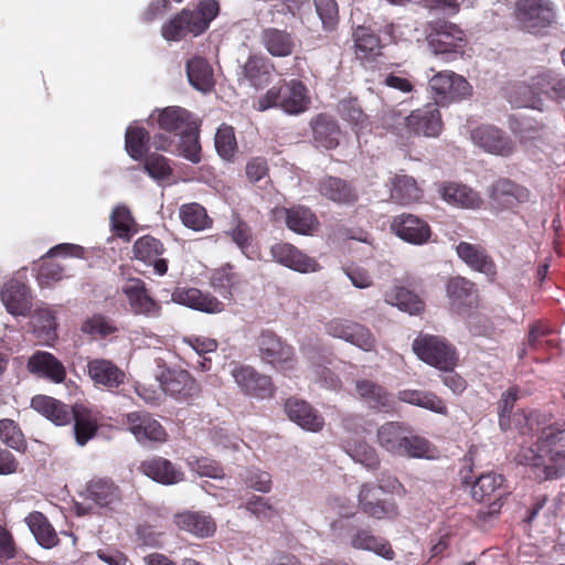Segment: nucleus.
<instances>
[{
	"label": "nucleus",
	"instance_id": "5",
	"mask_svg": "<svg viewBox=\"0 0 565 565\" xmlns=\"http://www.w3.org/2000/svg\"><path fill=\"white\" fill-rule=\"evenodd\" d=\"M513 17L521 30L536 34L556 22V10L551 0H515Z\"/></svg>",
	"mask_w": 565,
	"mask_h": 565
},
{
	"label": "nucleus",
	"instance_id": "9",
	"mask_svg": "<svg viewBox=\"0 0 565 565\" xmlns=\"http://www.w3.org/2000/svg\"><path fill=\"white\" fill-rule=\"evenodd\" d=\"M504 481V477L495 472L482 473L473 481H469L467 476L462 477V483L471 486L472 499L480 503H489L488 510L483 512L487 515L500 512L503 504L501 499L507 494Z\"/></svg>",
	"mask_w": 565,
	"mask_h": 565
},
{
	"label": "nucleus",
	"instance_id": "16",
	"mask_svg": "<svg viewBox=\"0 0 565 565\" xmlns=\"http://www.w3.org/2000/svg\"><path fill=\"white\" fill-rule=\"evenodd\" d=\"M232 375L241 391L255 398H269L275 393L271 377L259 373L249 365H238L233 369Z\"/></svg>",
	"mask_w": 565,
	"mask_h": 565
},
{
	"label": "nucleus",
	"instance_id": "10",
	"mask_svg": "<svg viewBox=\"0 0 565 565\" xmlns=\"http://www.w3.org/2000/svg\"><path fill=\"white\" fill-rule=\"evenodd\" d=\"M121 292L127 299L131 313L135 316H143L151 319L161 317V303L150 295L147 284L141 278H126L121 286Z\"/></svg>",
	"mask_w": 565,
	"mask_h": 565
},
{
	"label": "nucleus",
	"instance_id": "44",
	"mask_svg": "<svg viewBox=\"0 0 565 565\" xmlns=\"http://www.w3.org/2000/svg\"><path fill=\"white\" fill-rule=\"evenodd\" d=\"M398 401L426 408L430 412L447 415L448 408L436 393L422 390H402L397 394Z\"/></svg>",
	"mask_w": 565,
	"mask_h": 565
},
{
	"label": "nucleus",
	"instance_id": "37",
	"mask_svg": "<svg viewBox=\"0 0 565 565\" xmlns=\"http://www.w3.org/2000/svg\"><path fill=\"white\" fill-rule=\"evenodd\" d=\"M424 195L417 181L404 173H396L390 179V198L399 205L417 203Z\"/></svg>",
	"mask_w": 565,
	"mask_h": 565
},
{
	"label": "nucleus",
	"instance_id": "29",
	"mask_svg": "<svg viewBox=\"0 0 565 565\" xmlns=\"http://www.w3.org/2000/svg\"><path fill=\"white\" fill-rule=\"evenodd\" d=\"M77 248L78 246L66 243L52 247L47 254L42 257L36 275L39 285L41 287H50L53 282L60 281L64 276V268L58 263L54 262L52 257L57 255H73V250Z\"/></svg>",
	"mask_w": 565,
	"mask_h": 565
},
{
	"label": "nucleus",
	"instance_id": "54",
	"mask_svg": "<svg viewBox=\"0 0 565 565\" xmlns=\"http://www.w3.org/2000/svg\"><path fill=\"white\" fill-rule=\"evenodd\" d=\"M72 420H74L76 443L81 446H84L89 439H92L98 430L97 420L86 408L75 407Z\"/></svg>",
	"mask_w": 565,
	"mask_h": 565
},
{
	"label": "nucleus",
	"instance_id": "57",
	"mask_svg": "<svg viewBox=\"0 0 565 565\" xmlns=\"http://www.w3.org/2000/svg\"><path fill=\"white\" fill-rule=\"evenodd\" d=\"M81 331L93 339H105L116 333L118 328L110 318L95 313L82 322Z\"/></svg>",
	"mask_w": 565,
	"mask_h": 565
},
{
	"label": "nucleus",
	"instance_id": "41",
	"mask_svg": "<svg viewBox=\"0 0 565 565\" xmlns=\"http://www.w3.org/2000/svg\"><path fill=\"white\" fill-rule=\"evenodd\" d=\"M437 191L444 201L452 205L473 209L480 203L478 193L461 183L440 182L437 184Z\"/></svg>",
	"mask_w": 565,
	"mask_h": 565
},
{
	"label": "nucleus",
	"instance_id": "64",
	"mask_svg": "<svg viewBox=\"0 0 565 565\" xmlns=\"http://www.w3.org/2000/svg\"><path fill=\"white\" fill-rule=\"evenodd\" d=\"M403 439V450L398 452L399 456H407L413 458L428 457L430 451V444L427 439L420 436L412 435L408 430H406Z\"/></svg>",
	"mask_w": 565,
	"mask_h": 565
},
{
	"label": "nucleus",
	"instance_id": "48",
	"mask_svg": "<svg viewBox=\"0 0 565 565\" xmlns=\"http://www.w3.org/2000/svg\"><path fill=\"white\" fill-rule=\"evenodd\" d=\"M385 302L396 306L399 310L409 315H418L424 310V301L405 287L395 286L384 296Z\"/></svg>",
	"mask_w": 565,
	"mask_h": 565
},
{
	"label": "nucleus",
	"instance_id": "60",
	"mask_svg": "<svg viewBox=\"0 0 565 565\" xmlns=\"http://www.w3.org/2000/svg\"><path fill=\"white\" fill-rule=\"evenodd\" d=\"M225 235L241 249L248 258H253L254 238L250 226L242 218H236L234 225L225 232Z\"/></svg>",
	"mask_w": 565,
	"mask_h": 565
},
{
	"label": "nucleus",
	"instance_id": "39",
	"mask_svg": "<svg viewBox=\"0 0 565 565\" xmlns=\"http://www.w3.org/2000/svg\"><path fill=\"white\" fill-rule=\"evenodd\" d=\"M288 230L299 235H313L319 228L317 215L307 206L297 205L282 209Z\"/></svg>",
	"mask_w": 565,
	"mask_h": 565
},
{
	"label": "nucleus",
	"instance_id": "8",
	"mask_svg": "<svg viewBox=\"0 0 565 565\" xmlns=\"http://www.w3.org/2000/svg\"><path fill=\"white\" fill-rule=\"evenodd\" d=\"M260 358L285 374L297 367L295 349L273 331H263L257 340Z\"/></svg>",
	"mask_w": 565,
	"mask_h": 565
},
{
	"label": "nucleus",
	"instance_id": "40",
	"mask_svg": "<svg viewBox=\"0 0 565 565\" xmlns=\"http://www.w3.org/2000/svg\"><path fill=\"white\" fill-rule=\"evenodd\" d=\"M313 141L317 147L328 150L339 146L341 129L335 119L327 114H319L310 122Z\"/></svg>",
	"mask_w": 565,
	"mask_h": 565
},
{
	"label": "nucleus",
	"instance_id": "18",
	"mask_svg": "<svg viewBox=\"0 0 565 565\" xmlns=\"http://www.w3.org/2000/svg\"><path fill=\"white\" fill-rule=\"evenodd\" d=\"M270 255L276 263L302 274L315 273L320 268L319 263L315 258L287 242L273 244Z\"/></svg>",
	"mask_w": 565,
	"mask_h": 565
},
{
	"label": "nucleus",
	"instance_id": "22",
	"mask_svg": "<svg viewBox=\"0 0 565 565\" xmlns=\"http://www.w3.org/2000/svg\"><path fill=\"white\" fill-rule=\"evenodd\" d=\"M173 302L205 313H220L224 305L210 292L194 287H177L171 295Z\"/></svg>",
	"mask_w": 565,
	"mask_h": 565
},
{
	"label": "nucleus",
	"instance_id": "26",
	"mask_svg": "<svg viewBox=\"0 0 565 565\" xmlns=\"http://www.w3.org/2000/svg\"><path fill=\"white\" fill-rule=\"evenodd\" d=\"M284 411L291 422L306 430L318 433L323 428V417L305 399L294 396L287 398Z\"/></svg>",
	"mask_w": 565,
	"mask_h": 565
},
{
	"label": "nucleus",
	"instance_id": "59",
	"mask_svg": "<svg viewBox=\"0 0 565 565\" xmlns=\"http://www.w3.org/2000/svg\"><path fill=\"white\" fill-rule=\"evenodd\" d=\"M509 100L515 107H529L541 109L542 99L540 92H536L531 84L519 83L509 90Z\"/></svg>",
	"mask_w": 565,
	"mask_h": 565
},
{
	"label": "nucleus",
	"instance_id": "1",
	"mask_svg": "<svg viewBox=\"0 0 565 565\" xmlns=\"http://www.w3.org/2000/svg\"><path fill=\"white\" fill-rule=\"evenodd\" d=\"M565 422L552 424L544 428L535 448L521 449L518 455L522 465L543 468L544 478H558L565 473Z\"/></svg>",
	"mask_w": 565,
	"mask_h": 565
},
{
	"label": "nucleus",
	"instance_id": "33",
	"mask_svg": "<svg viewBox=\"0 0 565 565\" xmlns=\"http://www.w3.org/2000/svg\"><path fill=\"white\" fill-rule=\"evenodd\" d=\"M160 129L180 136L188 129H196L199 120L188 109L169 106L159 111L157 118Z\"/></svg>",
	"mask_w": 565,
	"mask_h": 565
},
{
	"label": "nucleus",
	"instance_id": "4",
	"mask_svg": "<svg viewBox=\"0 0 565 565\" xmlns=\"http://www.w3.org/2000/svg\"><path fill=\"white\" fill-rule=\"evenodd\" d=\"M426 40L434 54L443 55L446 61H452L458 56H462L467 45L463 30L457 24L445 20L428 22Z\"/></svg>",
	"mask_w": 565,
	"mask_h": 565
},
{
	"label": "nucleus",
	"instance_id": "2",
	"mask_svg": "<svg viewBox=\"0 0 565 565\" xmlns=\"http://www.w3.org/2000/svg\"><path fill=\"white\" fill-rule=\"evenodd\" d=\"M220 4L216 0L201 1L194 10L183 9L161 28L167 41H180L186 35L202 34L211 21L218 14Z\"/></svg>",
	"mask_w": 565,
	"mask_h": 565
},
{
	"label": "nucleus",
	"instance_id": "12",
	"mask_svg": "<svg viewBox=\"0 0 565 565\" xmlns=\"http://www.w3.org/2000/svg\"><path fill=\"white\" fill-rule=\"evenodd\" d=\"M164 393L178 401L188 402L199 397L201 386L186 370L167 369L159 376Z\"/></svg>",
	"mask_w": 565,
	"mask_h": 565
},
{
	"label": "nucleus",
	"instance_id": "36",
	"mask_svg": "<svg viewBox=\"0 0 565 565\" xmlns=\"http://www.w3.org/2000/svg\"><path fill=\"white\" fill-rule=\"evenodd\" d=\"M311 104L307 86L298 79L282 81L281 109L289 115L306 111Z\"/></svg>",
	"mask_w": 565,
	"mask_h": 565
},
{
	"label": "nucleus",
	"instance_id": "47",
	"mask_svg": "<svg viewBox=\"0 0 565 565\" xmlns=\"http://www.w3.org/2000/svg\"><path fill=\"white\" fill-rule=\"evenodd\" d=\"M339 116L351 125L356 135L370 128L369 116L363 111L356 97H348L339 100L337 105Z\"/></svg>",
	"mask_w": 565,
	"mask_h": 565
},
{
	"label": "nucleus",
	"instance_id": "43",
	"mask_svg": "<svg viewBox=\"0 0 565 565\" xmlns=\"http://www.w3.org/2000/svg\"><path fill=\"white\" fill-rule=\"evenodd\" d=\"M273 64L263 55H249L244 65L239 81L243 78L255 88H262L270 82Z\"/></svg>",
	"mask_w": 565,
	"mask_h": 565
},
{
	"label": "nucleus",
	"instance_id": "31",
	"mask_svg": "<svg viewBox=\"0 0 565 565\" xmlns=\"http://www.w3.org/2000/svg\"><path fill=\"white\" fill-rule=\"evenodd\" d=\"M87 373L95 385L108 390L117 388L126 380L125 372L111 360L94 359L87 363Z\"/></svg>",
	"mask_w": 565,
	"mask_h": 565
},
{
	"label": "nucleus",
	"instance_id": "24",
	"mask_svg": "<svg viewBox=\"0 0 565 565\" xmlns=\"http://www.w3.org/2000/svg\"><path fill=\"white\" fill-rule=\"evenodd\" d=\"M458 257L472 270L486 275L490 280L497 276V265L484 246L460 242L456 246Z\"/></svg>",
	"mask_w": 565,
	"mask_h": 565
},
{
	"label": "nucleus",
	"instance_id": "61",
	"mask_svg": "<svg viewBox=\"0 0 565 565\" xmlns=\"http://www.w3.org/2000/svg\"><path fill=\"white\" fill-rule=\"evenodd\" d=\"M356 393L373 407L387 406L388 394L385 388L370 380H360L355 384Z\"/></svg>",
	"mask_w": 565,
	"mask_h": 565
},
{
	"label": "nucleus",
	"instance_id": "21",
	"mask_svg": "<svg viewBox=\"0 0 565 565\" xmlns=\"http://www.w3.org/2000/svg\"><path fill=\"white\" fill-rule=\"evenodd\" d=\"M317 190L321 196L338 204L352 206L359 201L355 185L345 179L326 175L318 181Z\"/></svg>",
	"mask_w": 565,
	"mask_h": 565
},
{
	"label": "nucleus",
	"instance_id": "32",
	"mask_svg": "<svg viewBox=\"0 0 565 565\" xmlns=\"http://www.w3.org/2000/svg\"><path fill=\"white\" fill-rule=\"evenodd\" d=\"M350 545L354 550H362L375 553L385 559L392 561L395 552L390 542L381 536L374 535L367 529L350 527Z\"/></svg>",
	"mask_w": 565,
	"mask_h": 565
},
{
	"label": "nucleus",
	"instance_id": "46",
	"mask_svg": "<svg viewBox=\"0 0 565 565\" xmlns=\"http://www.w3.org/2000/svg\"><path fill=\"white\" fill-rule=\"evenodd\" d=\"M25 523L34 535L36 542L44 548H51L58 543L57 534L49 519L39 511L31 512Z\"/></svg>",
	"mask_w": 565,
	"mask_h": 565
},
{
	"label": "nucleus",
	"instance_id": "27",
	"mask_svg": "<svg viewBox=\"0 0 565 565\" xmlns=\"http://www.w3.org/2000/svg\"><path fill=\"white\" fill-rule=\"evenodd\" d=\"M85 498L99 508L115 510L122 500V492L111 479L95 478L87 482Z\"/></svg>",
	"mask_w": 565,
	"mask_h": 565
},
{
	"label": "nucleus",
	"instance_id": "35",
	"mask_svg": "<svg viewBox=\"0 0 565 565\" xmlns=\"http://www.w3.org/2000/svg\"><path fill=\"white\" fill-rule=\"evenodd\" d=\"M174 523L179 530L185 531L196 537L205 539L212 536L216 531L214 519L199 511H184L175 514Z\"/></svg>",
	"mask_w": 565,
	"mask_h": 565
},
{
	"label": "nucleus",
	"instance_id": "42",
	"mask_svg": "<svg viewBox=\"0 0 565 565\" xmlns=\"http://www.w3.org/2000/svg\"><path fill=\"white\" fill-rule=\"evenodd\" d=\"M260 42L266 51L276 57L291 55L296 46L294 35L277 28L264 29L260 34Z\"/></svg>",
	"mask_w": 565,
	"mask_h": 565
},
{
	"label": "nucleus",
	"instance_id": "30",
	"mask_svg": "<svg viewBox=\"0 0 565 565\" xmlns=\"http://www.w3.org/2000/svg\"><path fill=\"white\" fill-rule=\"evenodd\" d=\"M28 370L32 374L45 377L53 383H63L66 379V369L52 353L36 351L28 361Z\"/></svg>",
	"mask_w": 565,
	"mask_h": 565
},
{
	"label": "nucleus",
	"instance_id": "19",
	"mask_svg": "<svg viewBox=\"0 0 565 565\" xmlns=\"http://www.w3.org/2000/svg\"><path fill=\"white\" fill-rule=\"evenodd\" d=\"M128 430L138 443H164L167 431L164 427L147 412H131L126 415Z\"/></svg>",
	"mask_w": 565,
	"mask_h": 565
},
{
	"label": "nucleus",
	"instance_id": "56",
	"mask_svg": "<svg viewBox=\"0 0 565 565\" xmlns=\"http://www.w3.org/2000/svg\"><path fill=\"white\" fill-rule=\"evenodd\" d=\"M0 440L3 445L20 454L28 450L25 436L19 424L13 419H0Z\"/></svg>",
	"mask_w": 565,
	"mask_h": 565
},
{
	"label": "nucleus",
	"instance_id": "11",
	"mask_svg": "<svg viewBox=\"0 0 565 565\" xmlns=\"http://www.w3.org/2000/svg\"><path fill=\"white\" fill-rule=\"evenodd\" d=\"M326 332L330 337L342 339L365 352L376 350V339L371 330L356 321L333 318L326 323Z\"/></svg>",
	"mask_w": 565,
	"mask_h": 565
},
{
	"label": "nucleus",
	"instance_id": "23",
	"mask_svg": "<svg viewBox=\"0 0 565 565\" xmlns=\"http://www.w3.org/2000/svg\"><path fill=\"white\" fill-rule=\"evenodd\" d=\"M490 199L502 209H513L531 200L527 188L508 178H500L490 188Z\"/></svg>",
	"mask_w": 565,
	"mask_h": 565
},
{
	"label": "nucleus",
	"instance_id": "25",
	"mask_svg": "<svg viewBox=\"0 0 565 565\" xmlns=\"http://www.w3.org/2000/svg\"><path fill=\"white\" fill-rule=\"evenodd\" d=\"M1 301L12 316L26 317L32 308V295L29 286L18 279L8 280L0 292Z\"/></svg>",
	"mask_w": 565,
	"mask_h": 565
},
{
	"label": "nucleus",
	"instance_id": "58",
	"mask_svg": "<svg viewBox=\"0 0 565 565\" xmlns=\"http://www.w3.org/2000/svg\"><path fill=\"white\" fill-rule=\"evenodd\" d=\"M553 329L542 320L533 322L529 331L527 347L534 351H550L557 348V341L550 338Z\"/></svg>",
	"mask_w": 565,
	"mask_h": 565
},
{
	"label": "nucleus",
	"instance_id": "14",
	"mask_svg": "<svg viewBox=\"0 0 565 565\" xmlns=\"http://www.w3.org/2000/svg\"><path fill=\"white\" fill-rule=\"evenodd\" d=\"M445 289L449 307L457 313H465L479 305L480 295L477 285L466 277H450Z\"/></svg>",
	"mask_w": 565,
	"mask_h": 565
},
{
	"label": "nucleus",
	"instance_id": "55",
	"mask_svg": "<svg viewBox=\"0 0 565 565\" xmlns=\"http://www.w3.org/2000/svg\"><path fill=\"white\" fill-rule=\"evenodd\" d=\"M550 420V416L539 412L525 413L524 411H521L513 415V423L521 435H533L539 431L542 435L544 428H548L551 426L547 425Z\"/></svg>",
	"mask_w": 565,
	"mask_h": 565
},
{
	"label": "nucleus",
	"instance_id": "34",
	"mask_svg": "<svg viewBox=\"0 0 565 565\" xmlns=\"http://www.w3.org/2000/svg\"><path fill=\"white\" fill-rule=\"evenodd\" d=\"M31 407L58 426H64L72 422L75 408L46 395L33 396L31 399Z\"/></svg>",
	"mask_w": 565,
	"mask_h": 565
},
{
	"label": "nucleus",
	"instance_id": "28",
	"mask_svg": "<svg viewBox=\"0 0 565 565\" xmlns=\"http://www.w3.org/2000/svg\"><path fill=\"white\" fill-rule=\"evenodd\" d=\"M139 470L148 478L164 486L175 484L184 479V473L180 469L169 459L160 456L141 461Z\"/></svg>",
	"mask_w": 565,
	"mask_h": 565
},
{
	"label": "nucleus",
	"instance_id": "15",
	"mask_svg": "<svg viewBox=\"0 0 565 565\" xmlns=\"http://www.w3.org/2000/svg\"><path fill=\"white\" fill-rule=\"evenodd\" d=\"M381 486L363 483L358 494L359 509L372 519H395L398 515L397 505L393 501L381 499Z\"/></svg>",
	"mask_w": 565,
	"mask_h": 565
},
{
	"label": "nucleus",
	"instance_id": "3",
	"mask_svg": "<svg viewBox=\"0 0 565 565\" xmlns=\"http://www.w3.org/2000/svg\"><path fill=\"white\" fill-rule=\"evenodd\" d=\"M391 120L392 132L403 139H409L414 136L434 138L438 137L443 129L440 111L433 104L413 110L408 116H402L401 113L393 111Z\"/></svg>",
	"mask_w": 565,
	"mask_h": 565
},
{
	"label": "nucleus",
	"instance_id": "38",
	"mask_svg": "<svg viewBox=\"0 0 565 565\" xmlns=\"http://www.w3.org/2000/svg\"><path fill=\"white\" fill-rule=\"evenodd\" d=\"M352 39L354 55L362 63H372L382 54L380 36L371 29L359 25L354 29Z\"/></svg>",
	"mask_w": 565,
	"mask_h": 565
},
{
	"label": "nucleus",
	"instance_id": "45",
	"mask_svg": "<svg viewBox=\"0 0 565 565\" xmlns=\"http://www.w3.org/2000/svg\"><path fill=\"white\" fill-rule=\"evenodd\" d=\"M186 75L190 84L203 93L214 86L213 68L206 58L193 56L186 62Z\"/></svg>",
	"mask_w": 565,
	"mask_h": 565
},
{
	"label": "nucleus",
	"instance_id": "7",
	"mask_svg": "<svg viewBox=\"0 0 565 565\" xmlns=\"http://www.w3.org/2000/svg\"><path fill=\"white\" fill-rule=\"evenodd\" d=\"M428 85L436 107L460 102L471 94L468 81L451 71L436 73L430 77Z\"/></svg>",
	"mask_w": 565,
	"mask_h": 565
},
{
	"label": "nucleus",
	"instance_id": "17",
	"mask_svg": "<svg viewBox=\"0 0 565 565\" xmlns=\"http://www.w3.org/2000/svg\"><path fill=\"white\" fill-rule=\"evenodd\" d=\"M471 140L486 152L500 157H509L514 151V142L501 129L491 125H483L471 131Z\"/></svg>",
	"mask_w": 565,
	"mask_h": 565
},
{
	"label": "nucleus",
	"instance_id": "63",
	"mask_svg": "<svg viewBox=\"0 0 565 565\" xmlns=\"http://www.w3.org/2000/svg\"><path fill=\"white\" fill-rule=\"evenodd\" d=\"M241 276L234 270V266L226 264L216 269L211 277L213 288L231 294V290L241 284Z\"/></svg>",
	"mask_w": 565,
	"mask_h": 565
},
{
	"label": "nucleus",
	"instance_id": "49",
	"mask_svg": "<svg viewBox=\"0 0 565 565\" xmlns=\"http://www.w3.org/2000/svg\"><path fill=\"white\" fill-rule=\"evenodd\" d=\"M150 134L141 126H129L125 134V149L136 161L142 160L150 149Z\"/></svg>",
	"mask_w": 565,
	"mask_h": 565
},
{
	"label": "nucleus",
	"instance_id": "51",
	"mask_svg": "<svg viewBox=\"0 0 565 565\" xmlns=\"http://www.w3.org/2000/svg\"><path fill=\"white\" fill-rule=\"evenodd\" d=\"M179 216L185 227L196 232L210 228L213 224L205 207L195 202L181 205Z\"/></svg>",
	"mask_w": 565,
	"mask_h": 565
},
{
	"label": "nucleus",
	"instance_id": "20",
	"mask_svg": "<svg viewBox=\"0 0 565 565\" xmlns=\"http://www.w3.org/2000/svg\"><path fill=\"white\" fill-rule=\"evenodd\" d=\"M391 230L401 239L414 245H423L431 236L429 224L411 213L396 215L391 223Z\"/></svg>",
	"mask_w": 565,
	"mask_h": 565
},
{
	"label": "nucleus",
	"instance_id": "13",
	"mask_svg": "<svg viewBox=\"0 0 565 565\" xmlns=\"http://www.w3.org/2000/svg\"><path fill=\"white\" fill-rule=\"evenodd\" d=\"M132 259L152 267L158 276H164L169 269V260L163 257L167 252L164 244L157 237L146 234L137 238L132 245Z\"/></svg>",
	"mask_w": 565,
	"mask_h": 565
},
{
	"label": "nucleus",
	"instance_id": "52",
	"mask_svg": "<svg viewBox=\"0 0 565 565\" xmlns=\"http://www.w3.org/2000/svg\"><path fill=\"white\" fill-rule=\"evenodd\" d=\"M136 221L126 205H117L110 214V227L114 234L129 242L135 234Z\"/></svg>",
	"mask_w": 565,
	"mask_h": 565
},
{
	"label": "nucleus",
	"instance_id": "6",
	"mask_svg": "<svg viewBox=\"0 0 565 565\" xmlns=\"http://www.w3.org/2000/svg\"><path fill=\"white\" fill-rule=\"evenodd\" d=\"M413 351L419 360L438 370L458 365L456 348L439 335L419 334L413 342Z\"/></svg>",
	"mask_w": 565,
	"mask_h": 565
},
{
	"label": "nucleus",
	"instance_id": "50",
	"mask_svg": "<svg viewBox=\"0 0 565 565\" xmlns=\"http://www.w3.org/2000/svg\"><path fill=\"white\" fill-rule=\"evenodd\" d=\"M344 451L356 462L369 470H376L380 467V458L376 450L365 441H356L350 438L342 440Z\"/></svg>",
	"mask_w": 565,
	"mask_h": 565
},
{
	"label": "nucleus",
	"instance_id": "62",
	"mask_svg": "<svg viewBox=\"0 0 565 565\" xmlns=\"http://www.w3.org/2000/svg\"><path fill=\"white\" fill-rule=\"evenodd\" d=\"M216 152L224 160H233L237 151V141L232 126L222 124L214 138Z\"/></svg>",
	"mask_w": 565,
	"mask_h": 565
},
{
	"label": "nucleus",
	"instance_id": "53",
	"mask_svg": "<svg viewBox=\"0 0 565 565\" xmlns=\"http://www.w3.org/2000/svg\"><path fill=\"white\" fill-rule=\"evenodd\" d=\"M406 428L395 422H388L377 429V441L382 448L391 454L398 455L402 449Z\"/></svg>",
	"mask_w": 565,
	"mask_h": 565
}]
</instances>
